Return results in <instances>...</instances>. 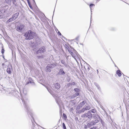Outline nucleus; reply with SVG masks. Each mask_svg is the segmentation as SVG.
I'll return each instance as SVG.
<instances>
[{"label":"nucleus","mask_w":129,"mask_h":129,"mask_svg":"<svg viewBox=\"0 0 129 129\" xmlns=\"http://www.w3.org/2000/svg\"><path fill=\"white\" fill-rule=\"evenodd\" d=\"M35 35L36 34L34 32L29 30L25 33L24 36L25 37V39L30 40L32 39Z\"/></svg>","instance_id":"f257e3e1"},{"label":"nucleus","mask_w":129,"mask_h":129,"mask_svg":"<svg viewBox=\"0 0 129 129\" xmlns=\"http://www.w3.org/2000/svg\"><path fill=\"white\" fill-rule=\"evenodd\" d=\"M92 114L91 113L90 111H88L87 113L82 115L81 117L87 119H91L92 118Z\"/></svg>","instance_id":"f03ea898"},{"label":"nucleus","mask_w":129,"mask_h":129,"mask_svg":"<svg viewBox=\"0 0 129 129\" xmlns=\"http://www.w3.org/2000/svg\"><path fill=\"white\" fill-rule=\"evenodd\" d=\"M90 108V106L88 105H85L84 107L80 110V111L81 112H84L85 111L89 110Z\"/></svg>","instance_id":"7ed1b4c3"},{"label":"nucleus","mask_w":129,"mask_h":129,"mask_svg":"<svg viewBox=\"0 0 129 129\" xmlns=\"http://www.w3.org/2000/svg\"><path fill=\"white\" fill-rule=\"evenodd\" d=\"M45 51V48L44 47H42L40 48L39 50H38L36 52L37 54L40 53H43Z\"/></svg>","instance_id":"20e7f679"},{"label":"nucleus","mask_w":129,"mask_h":129,"mask_svg":"<svg viewBox=\"0 0 129 129\" xmlns=\"http://www.w3.org/2000/svg\"><path fill=\"white\" fill-rule=\"evenodd\" d=\"M24 25H21L19 26H17L16 27L17 30L20 31H21L23 28Z\"/></svg>","instance_id":"39448f33"},{"label":"nucleus","mask_w":129,"mask_h":129,"mask_svg":"<svg viewBox=\"0 0 129 129\" xmlns=\"http://www.w3.org/2000/svg\"><path fill=\"white\" fill-rule=\"evenodd\" d=\"M56 65L54 63L48 64L46 67V68H52L55 67Z\"/></svg>","instance_id":"423d86ee"},{"label":"nucleus","mask_w":129,"mask_h":129,"mask_svg":"<svg viewBox=\"0 0 129 129\" xmlns=\"http://www.w3.org/2000/svg\"><path fill=\"white\" fill-rule=\"evenodd\" d=\"M54 86L57 89H58L60 87L59 84L58 83H55L54 85Z\"/></svg>","instance_id":"0eeeda50"},{"label":"nucleus","mask_w":129,"mask_h":129,"mask_svg":"<svg viewBox=\"0 0 129 129\" xmlns=\"http://www.w3.org/2000/svg\"><path fill=\"white\" fill-rule=\"evenodd\" d=\"M19 14V13L18 12L15 13L12 16L14 18L15 20L18 17Z\"/></svg>","instance_id":"6e6552de"},{"label":"nucleus","mask_w":129,"mask_h":129,"mask_svg":"<svg viewBox=\"0 0 129 129\" xmlns=\"http://www.w3.org/2000/svg\"><path fill=\"white\" fill-rule=\"evenodd\" d=\"M93 117L95 119H100V116L97 114H93Z\"/></svg>","instance_id":"1a4fd4ad"},{"label":"nucleus","mask_w":129,"mask_h":129,"mask_svg":"<svg viewBox=\"0 0 129 129\" xmlns=\"http://www.w3.org/2000/svg\"><path fill=\"white\" fill-rule=\"evenodd\" d=\"M93 125L92 121L88 123L87 125V126L88 127H90L91 126Z\"/></svg>","instance_id":"9d476101"},{"label":"nucleus","mask_w":129,"mask_h":129,"mask_svg":"<svg viewBox=\"0 0 129 129\" xmlns=\"http://www.w3.org/2000/svg\"><path fill=\"white\" fill-rule=\"evenodd\" d=\"M93 125L92 121L88 123L87 125V126L88 127H90L91 126Z\"/></svg>","instance_id":"9b49d317"},{"label":"nucleus","mask_w":129,"mask_h":129,"mask_svg":"<svg viewBox=\"0 0 129 129\" xmlns=\"http://www.w3.org/2000/svg\"><path fill=\"white\" fill-rule=\"evenodd\" d=\"M23 102L24 103V105L25 106V108H26L27 109H28V106L27 104L25 102V101L23 99H22Z\"/></svg>","instance_id":"f8f14e48"},{"label":"nucleus","mask_w":129,"mask_h":129,"mask_svg":"<svg viewBox=\"0 0 129 129\" xmlns=\"http://www.w3.org/2000/svg\"><path fill=\"white\" fill-rule=\"evenodd\" d=\"M85 101H83L79 105L80 107L81 108L85 104Z\"/></svg>","instance_id":"ddd939ff"},{"label":"nucleus","mask_w":129,"mask_h":129,"mask_svg":"<svg viewBox=\"0 0 129 129\" xmlns=\"http://www.w3.org/2000/svg\"><path fill=\"white\" fill-rule=\"evenodd\" d=\"M59 72L61 74L64 75L65 74V73L63 71V70L61 69L59 70Z\"/></svg>","instance_id":"4468645a"},{"label":"nucleus","mask_w":129,"mask_h":129,"mask_svg":"<svg viewBox=\"0 0 129 129\" xmlns=\"http://www.w3.org/2000/svg\"><path fill=\"white\" fill-rule=\"evenodd\" d=\"M116 74L119 76H121V72L119 70H118L117 71Z\"/></svg>","instance_id":"2eb2a0df"},{"label":"nucleus","mask_w":129,"mask_h":129,"mask_svg":"<svg viewBox=\"0 0 129 129\" xmlns=\"http://www.w3.org/2000/svg\"><path fill=\"white\" fill-rule=\"evenodd\" d=\"M15 19L12 16V17L11 18H10L9 20L7 21V22H9L10 21H12L13 20H15Z\"/></svg>","instance_id":"dca6fc26"},{"label":"nucleus","mask_w":129,"mask_h":129,"mask_svg":"<svg viewBox=\"0 0 129 129\" xmlns=\"http://www.w3.org/2000/svg\"><path fill=\"white\" fill-rule=\"evenodd\" d=\"M61 63L63 64L64 66H65V67H68V65L67 64H66L65 63V62L64 60H61Z\"/></svg>","instance_id":"f3484780"},{"label":"nucleus","mask_w":129,"mask_h":129,"mask_svg":"<svg viewBox=\"0 0 129 129\" xmlns=\"http://www.w3.org/2000/svg\"><path fill=\"white\" fill-rule=\"evenodd\" d=\"M12 68H8L7 69V71L8 73L9 74H10L11 73V69Z\"/></svg>","instance_id":"a211bd4d"},{"label":"nucleus","mask_w":129,"mask_h":129,"mask_svg":"<svg viewBox=\"0 0 129 129\" xmlns=\"http://www.w3.org/2000/svg\"><path fill=\"white\" fill-rule=\"evenodd\" d=\"M94 84L95 86L97 87L98 89L99 90H100L101 88L99 85L96 83H95Z\"/></svg>","instance_id":"6ab92c4d"},{"label":"nucleus","mask_w":129,"mask_h":129,"mask_svg":"<svg viewBox=\"0 0 129 129\" xmlns=\"http://www.w3.org/2000/svg\"><path fill=\"white\" fill-rule=\"evenodd\" d=\"M8 4L10 5L11 3V0H4Z\"/></svg>","instance_id":"aec40b11"},{"label":"nucleus","mask_w":129,"mask_h":129,"mask_svg":"<svg viewBox=\"0 0 129 129\" xmlns=\"http://www.w3.org/2000/svg\"><path fill=\"white\" fill-rule=\"evenodd\" d=\"M90 112L93 113H95L96 112V110L95 109H93L90 111Z\"/></svg>","instance_id":"412c9836"},{"label":"nucleus","mask_w":129,"mask_h":129,"mask_svg":"<svg viewBox=\"0 0 129 129\" xmlns=\"http://www.w3.org/2000/svg\"><path fill=\"white\" fill-rule=\"evenodd\" d=\"M46 88H47V90L51 94H52V91L51 90V89H50L49 88H48L47 87H46Z\"/></svg>","instance_id":"4be33fe9"},{"label":"nucleus","mask_w":129,"mask_h":129,"mask_svg":"<svg viewBox=\"0 0 129 129\" xmlns=\"http://www.w3.org/2000/svg\"><path fill=\"white\" fill-rule=\"evenodd\" d=\"M16 0H12L13 4L16 6L17 4L16 3Z\"/></svg>","instance_id":"5701e85b"},{"label":"nucleus","mask_w":129,"mask_h":129,"mask_svg":"<svg viewBox=\"0 0 129 129\" xmlns=\"http://www.w3.org/2000/svg\"><path fill=\"white\" fill-rule=\"evenodd\" d=\"M93 6H94V4H90L89 5V6H90V8L91 9V12H92L91 10L92 9V8H93Z\"/></svg>","instance_id":"b1692460"},{"label":"nucleus","mask_w":129,"mask_h":129,"mask_svg":"<svg viewBox=\"0 0 129 129\" xmlns=\"http://www.w3.org/2000/svg\"><path fill=\"white\" fill-rule=\"evenodd\" d=\"M75 59V57H76V56L75 55V54H74L73 53H71V55Z\"/></svg>","instance_id":"393cba45"},{"label":"nucleus","mask_w":129,"mask_h":129,"mask_svg":"<svg viewBox=\"0 0 129 129\" xmlns=\"http://www.w3.org/2000/svg\"><path fill=\"white\" fill-rule=\"evenodd\" d=\"M75 55H76V57H79V54H78V53L76 51L75 52Z\"/></svg>","instance_id":"a878e982"},{"label":"nucleus","mask_w":129,"mask_h":129,"mask_svg":"<svg viewBox=\"0 0 129 129\" xmlns=\"http://www.w3.org/2000/svg\"><path fill=\"white\" fill-rule=\"evenodd\" d=\"M49 68H46V72H51V69H49Z\"/></svg>","instance_id":"bb28decb"},{"label":"nucleus","mask_w":129,"mask_h":129,"mask_svg":"<svg viewBox=\"0 0 129 129\" xmlns=\"http://www.w3.org/2000/svg\"><path fill=\"white\" fill-rule=\"evenodd\" d=\"M62 125H63V128L64 129H66L65 124L63 123H62Z\"/></svg>","instance_id":"cd10ccee"},{"label":"nucleus","mask_w":129,"mask_h":129,"mask_svg":"<svg viewBox=\"0 0 129 129\" xmlns=\"http://www.w3.org/2000/svg\"><path fill=\"white\" fill-rule=\"evenodd\" d=\"M74 90L76 92H78L79 89L78 88H75L74 89Z\"/></svg>","instance_id":"c85d7f7f"},{"label":"nucleus","mask_w":129,"mask_h":129,"mask_svg":"<svg viewBox=\"0 0 129 129\" xmlns=\"http://www.w3.org/2000/svg\"><path fill=\"white\" fill-rule=\"evenodd\" d=\"M77 96L75 94H74L72 96V98H74L76 97Z\"/></svg>","instance_id":"c756f323"},{"label":"nucleus","mask_w":129,"mask_h":129,"mask_svg":"<svg viewBox=\"0 0 129 129\" xmlns=\"http://www.w3.org/2000/svg\"><path fill=\"white\" fill-rule=\"evenodd\" d=\"M92 121L93 125H95L96 124L95 122V121Z\"/></svg>","instance_id":"7c9ffc66"},{"label":"nucleus","mask_w":129,"mask_h":129,"mask_svg":"<svg viewBox=\"0 0 129 129\" xmlns=\"http://www.w3.org/2000/svg\"><path fill=\"white\" fill-rule=\"evenodd\" d=\"M94 121H95V123H96L98 122H99V119H97L95 120Z\"/></svg>","instance_id":"2f4dec72"},{"label":"nucleus","mask_w":129,"mask_h":129,"mask_svg":"<svg viewBox=\"0 0 129 129\" xmlns=\"http://www.w3.org/2000/svg\"><path fill=\"white\" fill-rule=\"evenodd\" d=\"M5 50L4 49H2L1 50V52L3 54Z\"/></svg>","instance_id":"473e14b6"},{"label":"nucleus","mask_w":129,"mask_h":129,"mask_svg":"<svg viewBox=\"0 0 129 129\" xmlns=\"http://www.w3.org/2000/svg\"><path fill=\"white\" fill-rule=\"evenodd\" d=\"M28 5H29V7L31 9H32V8H33L32 7L31 5V4H29Z\"/></svg>","instance_id":"72a5a7b5"},{"label":"nucleus","mask_w":129,"mask_h":129,"mask_svg":"<svg viewBox=\"0 0 129 129\" xmlns=\"http://www.w3.org/2000/svg\"><path fill=\"white\" fill-rule=\"evenodd\" d=\"M63 117H65L66 118H67V116H66V115L64 113L63 114Z\"/></svg>","instance_id":"f704fd0d"},{"label":"nucleus","mask_w":129,"mask_h":129,"mask_svg":"<svg viewBox=\"0 0 129 129\" xmlns=\"http://www.w3.org/2000/svg\"><path fill=\"white\" fill-rule=\"evenodd\" d=\"M75 94L77 96H78L79 94L78 92H76Z\"/></svg>","instance_id":"c9c22d12"},{"label":"nucleus","mask_w":129,"mask_h":129,"mask_svg":"<svg viewBox=\"0 0 129 129\" xmlns=\"http://www.w3.org/2000/svg\"><path fill=\"white\" fill-rule=\"evenodd\" d=\"M58 34L59 35H61V33H60V32L59 31H58Z\"/></svg>","instance_id":"e433bc0d"},{"label":"nucleus","mask_w":129,"mask_h":129,"mask_svg":"<svg viewBox=\"0 0 129 129\" xmlns=\"http://www.w3.org/2000/svg\"><path fill=\"white\" fill-rule=\"evenodd\" d=\"M70 84H71L73 85H74L75 84V83L74 82H72L71 83H70Z\"/></svg>","instance_id":"4c0bfd02"},{"label":"nucleus","mask_w":129,"mask_h":129,"mask_svg":"<svg viewBox=\"0 0 129 129\" xmlns=\"http://www.w3.org/2000/svg\"><path fill=\"white\" fill-rule=\"evenodd\" d=\"M27 3H28V5L30 4L29 0H27Z\"/></svg>","instance_id":"58836bf2"},{"label":"nucleus","mask_w":129,"mask_h":129,"mask_svg":"<svg viewBox=\"0 0 129 129\" xmlns=\"http://www.w3.org/2000/svg\"><path fill=\"white\" fill-rule=\"evenodd\" d=\"M69 51L71 55V53H73L72 52H71V51H70V50H69Z\"/></svg>","instance_id":"ea45409f"},{"label":"nucleus","mask_w":129,"mask_h":129,"mask_svg":"<svg viewBox=\"0 0 129 129\" xmlns=\"http://www.w3.org/2000/svg\"><path fill=\"white\" fill-rule=\"evenodd\" d=\"M70 81V78H69L68 79V82H69Z\"/></svg>","instance_id":"a19ab883"},{"label":"nucleus","mask_w":129,"mask_h":129,"mask_svg":"<svg viewBox=\"0 0 129 129\" xmlns=\"http://www.w3.org/2000/svg\"><path fill=\"white\" fill-rule=\"evenodd\" d=\"M90 129H95V127H93L92 128H90Z\"/></svg>","instance_id":"79ce46f5"},{"label":"nucleus","mask_w":129,"mask_h":129,"mask_svg":"<svg viewBox=\"0 0 129 129\" xmlns=\"http://www.w3.org/2000/svg\"><path fill=\"white\" fill-rule=\"evenodd\" d=\"M85 128H88L87 126V125L85 127Z\"/></svg>","instance_id":"37998d69"},{"label":"nucleus","mask_w":129,"mask_h":129,"mask_svg":"<svg viewBox=\"0 0 129 129\" xmlns=\"http://www.w3.org/2000/svg\"><path fill=\"white\" fill-rule=\"evenodd\" d=\"M30 115L31 116V117H32V118H33V120L34 121V119L32 115Z\"/></svg>","instance_id":"c03bdc74"},{"label":"nucleus","mask_w":129,"mask_h":129,"mask_svg":"<svg viewBox=\"0 0 129 129\" xmlns=\"http://www.w3.org/2000/svg\"><path fill=\"white\" fill-rule=\"evenodd\" d=\"M31 121H32V123H33V120H31ZM33 124V126H34V125Z\"/></svg>","instance_id":"a18cd8bd"},{"label":"nucleus","mask_w":129,"mask_h":129,"mask_svg":"<svg viewBox=\"0 0 129 129\" xmlns=\"http://www.w3.org/2000/svg\"><path fill=\"white\" fill-rule=\"evenodd\" d=\"M97 72L98 73V70H97Z\"/></svg>","instance_id":"49530a36"},{"label":"nucleus","mask_w":129,"mask_h":129,"mask_svg":"<svg viewBox=\"0 0 129 129\" xmlns=\"http://www.w3.org/2000/svg\"><path fill=\"white\" fill-rule=\"evenodd\" d=\"M33 0L34 2L35 3V2L34 0Z\"/></svg>","instance_id":"de8ad7c7"},{"label":"nucleus","mask_w":129,"mask_h":129,"mask_svg":"<svg viewBox=\"0 0 129 129\" xmlns=\"http://www.w3.org/2000/svg\"><path fill=\"white\" fill-rule=\"evenodd\" d=\"M4 64V63H3L2 64V65H3Z\"/></svg>","instance_id":"09e8293b"},{"label":"nucleus","mask_w":129,"mask_h":129,"mask_svg":"<svg viewBox=\"0 0 129 129\" xmlns=\"http://www.w3.org/2000/svg\"><path fill=\"white\" fill-rule=\"evenodd\" d=\"M71 110H72V109H73V108H71Z\"/></svg>","instance_id":"8fccbe9b"},{"label":"nucleus","mask_w":129,"mask_h":129,"mask_svg":"<svg viewBox=\"0 0 129 129\" xmlns=\"http://www.w3.org/2000/svg\"><path fill=\"white\" fill-rule=\"evenodd\" d=\"M28 114H29V113H28Z\"/></svg>","instance_id":"3c124183"},{"label":"nucleus","mask_w":129,"mask_h":129,"mask_svg":"<svg viewBox=\"0 0 129 129\" xmlns=\"http://www.w3.org/2000/svg\"><path fill=\"white\" fill-rule=\"evenodd\" d=\"M56 100H57V99H56Z\"/></svg>","instance_id":"603ef678"},{"label":"nucleus","mask_w":129,"mask_h":129,"mask_svg":"<svg viewBox=\"0 0 129 129\" xmlns=\"http://www.w3.org/2000/svg\"><path fill=\"white\" fill-rule=\"evenodd\" d=\"M58 30V29H57V30Z\"/></svg>","instance_id":"864d4df0"},{"label":"nucleus","mask_w":129,"mask_h":129,"mask_svg":"<svg viewBox=\"0 0 129 129\" xmlns=\"http://www.w3.org/2000/svg\"><path fill=\"white\" fill-rule=\"evenodd\" d=\"M58 30V29H57V30Z\"/></svg>","instance_id":"5fc2aeb1"},{"label":"nucleus","mask_w":129,"mask_h":129,"mask_svg":"<svg viewBox=\"0 0 129 129\" xmlns=\"http://www.w3.org/2000/svg\"><path fill=\"white\" fill-rule=\"evenodd\" d=\"M79 108H80V107H79Z\"/></svg>","instance_id":"6e6d98bb"},{"label":"nucleus","mask_w":129,"mask_h":129,"mask_svg":"<svg viewBox=\"0 0 129 129\" xmlns=\"http://www.w3.org/2000/svg\"><path fill=\"white\" fill-rule=\"evenodd\" d=\"M78 106L77 107V108H78Z\"/></svg>","instance_id":"4d7b16f0"},{"label":"nucleus","mask_w":129,"mask_h":129,"mask_svg":"<svg viewBox=\"0 0 129 129\" xmlns=\"http://www.w3.org/2000/svg\"><path fill=\"white\" fill-rule=\"evenodd\" d=\"M31 82H30V83H31Z\"/></svg>","instance_id":"13d9d810"}]
</instances>
